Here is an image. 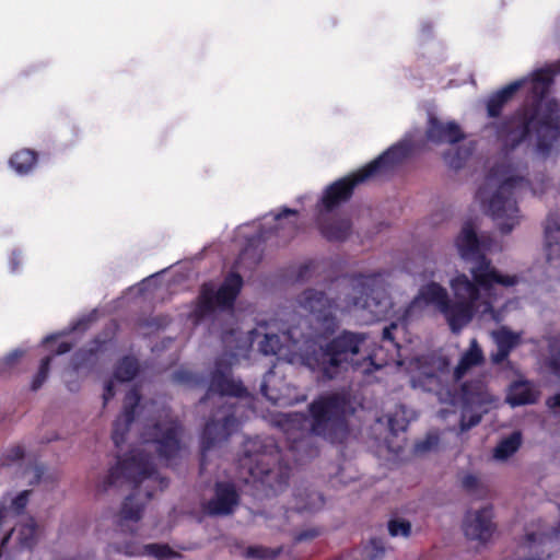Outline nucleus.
Instances as JSON below:
<instances>
[{"instance_id":"obj_50","label":"nucleus","mask_w":560,"mask_h":560,"mask_svg":"<svg viewBox=\"0 0 560 560\" xmlns=\"http://www.w3.org/2000/svg\"><path fill=\"white\" fill-rule=\"evenodd\" d=\"M13 452H14V458H20L23 456V451L20 447H16Z\"/></svg>"},{"instance_id":"obj_11","label":"nucleus","mask_w":560,"mask_h":560,"mask_svg":"<svg viewBox=\"0 0 560 560\" xmlns=\"http://www.w3.org/2000/svg\"><path fill=\"white\" fill-rule=\"evenodd\" d=\"M300 306L313 315L315 322L324 329L334 325L332 304L319 292L306 291L299 299Z\"/></svg>"},{"instance_id":"obj_2","label":"nucleus","mask_w":560,"mask_h":560,"mask_svg":"<svg viewBox=\"0 0 560 560\" xmlns=\"http://www.w3.org/2000/svg\"><path fill=\"white\" fill-rule=\"evenodd\" d=\"M300 328L292 327L280 337L270 327L259 342L264 354H275L291 364L306 365L317 371L324 378H334L349 368L371 373L387 364V352L378 347L375 339L365 334L343 332L336 337L325 349L315 353L318 341L300 338Z\"/></svg>"},{"instance_id":"obj_13","label":"nucleus","mask_w":560,"mask_h":560,"mask_svg":"<svg viewBox=\"0 0 560 560\" xmlns=\"http://www.w3.org/2000/svg\"><path fill=\"white\" fill-rule=\"evenodd\" d=\"M491 520L492 511L490 508L468 513L464 523L465 536L478 542L488 541L494 530Z\"/></svg>"},{"instance_id":"obj_29","label":"nucleus","mask_w":560,"mask_h":560,"mask_svg":"<svg viewBox=\"0 0 560 560\" xmlns=\"http://www.w3.org/2000/svg\"><path fill=\"white\" fill-rule=\"evenodd\" d=\"M350 231V223L347 220H340L334 225L323 226L322 232L328 240H343Z\"/></svg>"},{"instance_id":"obj_21","label":"nucleus","mask_w":560,"mask_h":560,"mask_svg":"<svg viewBox=\"0 0 560 560\" xmlns=\"http://www.w3.org/2000/svg\"><path fill=\"white\" fill-rule=\"evenodd\" d=\"M492 338L498 346V352L493 354L494 362L504 360L512 348L517 346L521 340L518 334L512 332L505 327H501L492 332Z\"/></svg>"},{"instance_id":"obj_27","label":"nucleus","mask_w":560,"mask_h":560,"mask_svg":"<svg viewBox=\"0 0 560 560\" xmlns=\"http://www.w3.org/2000/svg\"><path fill=\"white\" fill-rule=\"evenodd\" d=\"M35 164V154L30 150L16 152L10 160V165L18 174L27 173Z\"/></svg>"},{"instance_id":"obj_43","label":"nucleus","mask_w":560,"mask_h":560,"mask_svg":"<svg viewBox=\"0 0 560 560\" xmlns=\"http://www.w3.org/2000/svg\"><path fill=\"white\" fill-rule=\"evenodd\" d=\"M235 419L233 417H226L224 419V422L220 425L221 429L224 431V433L220 434L221 438H224L226 435L225 431L230 425H234Z\"/></svg>"},{"instance_id":"obj_44","label":"nucleus","mask_w":560,"mask_h":560,"mask_svg":"<svg viewBox=\"0 0 560 560\" xmlns=\"http://www.w3.org/2000/svg\"><path fill=\"white\" fill-rule=\"evenodd\" d=\"M70 350V345L67 341H60L57 346V354H62Z\"/></svg>"},{"instance_id":"obj_26","label":"nucleus","mask_w":560,"mask_h":560,"mask_svg":"<svg viewBox=\"0 0 560 560\" xmlns=\"http://www.w3.org/2000/svg\"><path fill=\"white\" fill-rule=\"evenodd\" d=\"M296 211L284 209L280 213L266 217L265 224L270 225L272 222H275L277 230H284L288 228L291 231L293 230V226L296 222Z\"/></svg>"},{"instance_id":"obj_5","label":"nucleus","mask_w":560,"mask_h":560,"mask_svg":"<svg viewBox=\"0 0 560 560\" xmlns=\"http://www.w3.org/2000/svg\"><path fill=\"white\" fill-rule=\"evenodd\" d=\"M347 413V402L345 396L332 395L322 397L311 406V419L305 420L302 416L294 415L290 418L288 431L295 424L307 423L310 430L317 434L329 438L335 441L337 430L342 429V419Z\"/></svg>"},{"instance_id":"obj_18","label":"nucleus","mask_w":560,"mask_h":560,"mask_svg":"<svg viewBox=\"0 0 560 560\" xmlns=\"http://www.w3.org/2000/svg\"><path fill=\"white\" fill-rule=\"evenodd\" d=\"M237 502L238 497L234 487L229 483H219L214 498L207 504V510L210 514H229Z\"/></svg>"},{"instance_id":"obj_20","label":"nucleus","mask_w":560,"mask_h":560,"mask_svg":"<svg viewBox=\"0 0 560 560\" xmlns=\"http://www.w3.org/2000/svg\"><path fill=\"white\" fill-rule=\"evenodd\" d=\"M545 247L549 261L560 258V220L551 217L545 228Z\"/></svg>"},{"instance_id":"obj_3","label":"nucleus","mask_w":560,"mask_h":560,"mask_svg":"<svg viewBox=\"0 0 560 560\" xmlns=\"http://www.w3.org/2000/svg\"><path fill=\"white\" fill-rule=\"evenodd\" d=\"M523 184L524 178L517 167L502 164L492 170L486 186L478 192V199L502 233H510L520 224L521 215L512 195Z\"/></svg>"},{"instance_id":"obj_41","label":"nucleus","mask_w":560,"mask_h":560,"mask_svg":"<svg viewBox=\"0 0 560 560\" xmlns=\"http://www.w3.org/2000/svg\"><path fill=\"white\" fill-rule=\"evenodd\" d=\"M462 483L465 488L472 490L478 487L479 479L474 475H465L462 479Z\"/></svg>"},{"instance_id":"obj_36","label":"nucleus","mask_w":560,"mask_h":560,"mask_svg":"<svg viewBox=\"0 0 560 560\" xmlns=\"http://www.w3.org/2000/svg\"><path fill=\"white\" fill-rule=\"evenodd\" d=\"M385 552V548L380 540H372L365 548V557L369 560H380Z\"/></svg>"},{"instance_id":"obj_39","label":"nucleus","mask_w":560,"mask_h":560,"mask_svg":"<svg viewBox=\"0 0 560 560\" xmlns=\"http://www.w3.org/2000/svg\"><path fill=\"white\" fill-rule=\"evenodd\" d=\"M438 442H439V436L436 434H429L423 442H421L417 445V451L418 452L431 451L438 445Z\"/></svg>"},{"instance_id":"obj_4","label":"nucleus","mask_w":560,"mask_h":560,"mask_svg":"<svg viewBox=\"0 0 560 560\" xmlns=\"http://www.w3.org/2000/svg\"><path fill=\"white\" fill-rule=\"evenodd\" d=\"M411 151V140L406 138L398 144L392 147L375 161L371 162L352 175L336 182L325 191L322 199L323 207L326 210H330L339 202L347 200L351 195L352 188L357 184L384 173L402 161Z\"/></svg>"},{"instance_id":"obj_9","label":"nucleus","mask_w":560,"mask_h":560,"mask_svg":"<svg viewBox=\"0 0 560 560\" xmlns=\"http://www.w3.org/2000/svg\"><path fill=\"white\" fill-rule=\"evenodd\" d=\"M241 287L242 279L235 273L230 275L217 292L210 287H205L201 294L202 312L212 311L217 306L225 307L232 305Z\"/></svg>"},{"instance_id":"obj_49","label":"nucleus","mask_w":560,"mask_h":560,"mask_svg":"<svg viewBox=\"0 0 560 560\" xmlns=\"http://www.w3.org/2000/svg\"><path fill=\"white\" fill-rule=\"evenodd\" d=\"M248 470H249V474H250L253 477H255V478H256V477H259V475H260V471H259L257 468H255V469H254L253 467H249V468H248Z\"/></svg>"},{"instance_id":"obj_17","label":"nucleus","mask_w":560,"mask_h":560,"mask_svg":"<svg viewBox=\"0 0 560 560\" xmlns=\"http://www.w3.org/2000/svg\"><path fill=\"white\" fill-rule=\"evenodd\" d=\"M455 246L459 256L466 260H472L479 257L480 254L487 249V246L483 242L479 241L475 229L470 224L463 226L455 238Z\"/></svg>"},{"instance_id":"obj_19","label":"nucleus","mask_w":560,"mask_h":560,"mask_svg":"<svg viewBox=\"0 0 560 560\" xmlns=\"http://www.w3.org/2000/svg\"><path fill=\"white\" fill-rule=\"evenodd\" d=\"M28 498L30 491L24 490L16 494L8 493L0 500V528L24 510Z\"/></svg>"},{"instance_id":"obj_22","label":"nucleus","mask_w":560,"mask_h":560,"mask_svg":"<svg viewBox=\"0 0 560 560\" xmlns=\"http://www.w3.org/2000/svg\"><path fill=\"white\" fill-rule=\"evenodd\" d=\"M538 397L535 387L527 382H515L509 390L506 401L511 406H521L534 402Z\"/></svg>"},{"instance_id":"obj_40","label":"nucleus","mask_w":560,"mask_h":560,"mask_svg":"<svg viewBox=\"0 0 560 560\" xmlns=\"http://www.w3.org/2000/svg\"><path fill=\"white\" fill-rule=\"evenodd\" d=\"M270 382V376H268V378H266V381L264 382L262 386H261V390L264 393V395L272 400L275 404H279V402H284V398L279 396V395H273L272 393H269L268 392V383Z\"/></svg>"},{"instance_id":"obj_12","label":"nucleus","mask_w":560,"mask_h":560,"mask_svg":"<svg viewBox=\"0 0 560 560\" xmlns=\"http://www.w3.org/2000/svg\"><path fill=\"white\" fill-rule=\"evenodd\" d=\"M468 410L463 413L462 430H467L480 421V413L497 407L498 399L487 389L478 387L476 393H466Z\"/></svg>"},{"instance_id":"obj_47","label":"nucleus","mask_w":560,"mask_h":560,"mask_svg":"<svg viewBox=\"0 0 560 560\" xmlns=\"http://www.w3.org/2000/svg\"><path fill=\"white\" fill-rule=\"evenodd\" d=\"M113 383H110L104 393V400L107 401L114 394H113Z\"/></svg>"},{"instance_id":"obj_46","label":"nucleus","mask_w":560,"mask_h":560,"mask_svg":"<svg viewBox=\"0 0 560 560\" xmlns=\"http://www.w3.org/2000/svg\"><path fill=\"white\" fill-rule=\"evenodd\" d=\"M393 328H396V324H393L390 327L384 329V331H383L384 340L392 341L390 330Z\"/></svg>"},{"instance_id":"obj_15","label":"nucleus","mask_w":560,"mask_h":560,"mask_svg":"<svg viewBox=\"0 0 560 560\" xmlns=\"http://www.w3.org/2000/svg\"><path fill=\"white\" fill-rule=\"evenodd\" d=\"M10 524L0 528V547H3L11 538L21 548L31 547L36 541L39 532L32 517H24L12 528Z\"/></svg>"},{"instance_id":"obj_31","label":"nucleus","mask_w":560,"mask_h":560,"mask_svg":"<svg viewBox=\"0 0 560 560\" xmlns=\"http://www.w3.org/2000/svg\"><path fill=\"white\" fill-rule=\"evenodd\" d=\"M137 370V362L133 359L126 358L118 365L115 373V378L122 382L129 381L136 375Z\"/></svg>"},{"instance_id":"obj_25","label":"nucleus","mask_w":560,"mask_h":560,"mask_svg":"<svg viewBox=\"0 0 560 560\" xmlns=\"http://www.w3.org/2000/svg\"><path fill=\"white\" fill-rule=\"evenodd\" d=\"M212 390L220 392L222 395L241 396L245 389L240 382L230 378L222 373L220 377H215L212 383Z\"/></svg>"},{"instance_id":"obj_23","label":"nucleus","mask_w":560,"mask_h":560,"mask_svg":"<svg viewBox=\"0 0 560 560\" xmlns=\"http://www.w3.org/2000/svg\"><path fill=\"white\" fill-rule=\"evenodd\" d=\"M482 361V352L475 339L470 342V348L466 351L458 365L455 369V378H462L470 368L478 365Z\"/></svg>"},{"instance_id":"obj_32","label":"nucleus","mask_w":560,"mask_h":560,"mask_svg":"<svg viewBox=\"0 0 560 560\" xmlns=\"http://www.w3.org/2000/svg\"><path fill=\"white\" fill-rule=\"evenodd\" d=\"M277 555V550L261 546H252L244 551V556L248 559H273Z\"/></svg>"},{"instance_id":"obj_33","label":"nucleus","mask_w":560,"mask_h":560,"mask_svg":"<svg viewBox=\"0 0 560 560\" xmlns=\"http://www.w3.org/2000/svg\"><path fill=\"white\" fill-rule=\"evenodd\" d=\"M22 357L23 352L21 350H14L0 360V376L9 373Z\"/></svg>"},{"instance_id":"obj_37","label":"nucleus","mask_w":560,"mask_h":560,"mask_svg":"<svg viewBox=\"0 0 560 560\" xmlns=\"http://www.w3.org/2000/svg\"><path fill=\"white\" fill-rule=\"evenodd\" d=\"M49 362H50L49 357L42 361L39 372L33 382L34 389L38 388L43 384V382L46 380L47 374H48V369H49Z\"/></svg>"},{"instance_id":"obj_6","label":"nucleus","mask_w":560,"mask_h":560,"mask_svg":"<svg viewBox=\"0 0 560 560\" xmlns=\"http://www.w3.org/2000/svg\"><path fill=\"white\" fill-rule=\"evenodd\" d=\"M345 308L349 312H368L371 316L365 320L387 318L390 315L392 302L383 285H361L354 288L351 302Z\"/></svg>"},{"instance_id":"obj_1","label":"nucleus","mask_w":560,"mask_h":560,"mask_svg":"<svg viewBox=\"0 0 560 560\" xmlns=\"http://www.w3.org/2000/svg\"><path fill=\"white\" fill-rule=\"evenodd\" d=\"M412 272L427 282L420 287L418 294L405 311L404 319L420 314L428 306H434L453 331L460 330L475 316L493 317L494 303L503 295L504 289L520 282L516 275L498 270L482 257L469 269L470 277L464 272H456L448 279L453 296V300H450L447 290L439 282L442 275L434 259H419Z\"/></svg>"},{"instance_id":"obj_38","label":"nucleus","mask_w":560,"mask_h":560,"mask_svg":"<svg viewBox=\"0 0 560 560\" xmlns=\"http://www.w3.org/2000/svg\"><path fill=\"white\" fill-rule=\"evenodd\" d=\"M132 504V499H128L124 504L121 515L125 521H137L140 517V508L137 506L136 510H131L130 505Z\"/></svg>"},{"instance_id":"obj_7","label":"nucleus","mask_w":560,"mask_h":560,"mask_svg":"<svg viewBox=\"0 0 560 560\" xmlns=\"http://www.w3.org/2000/svg\"><path fill=\"white\" fill-rule=\"evenodd\" d=\"M551 81V74L549 70H539L535 72L530 80L523 79L514 83L509 84L488 101V113L490 116H497L500 113L501 107L512 97V95L523 85L530 83L532 92L535 96H541Z\"/></svg>"},{"instance_id":"obj_30","label":"nucleus","mask_w":560,"mask_h":560,"mask_svg":"<svg viewBox=\"0 0 560 560\" xmlns=\"http://www.w3.org/2000/svg\"><path fill=\"white\" fill-rule=\"evenodd\" d=\"M118 470H127L129 475H149V463L148 460H144L143 458L137 459L136 457L132 458L131 463L124 464L121 467L115 468L110 475L109 478L112 479Z\"/></svg>"},{"instance_id":"obj_35","label":"nucleus","mask_w":560,"mask_h":560,"mask_svg":"<svg viewBox=\"0 0 560 560\" xmlns=\"http://www.w3.org/2000/svg\"><path fill=\"white\" fill-rule=\"evenodd\" d=\"M145 552L158 559H167L175 555L167 546L164 545H148L145 546Z\"/></svg>"},{"instance_id":"obj_14","label":"nucleus","mask_w":560,"mask_h":560,"mask_svg":"<svg viewBox=\"0 0 560 560\" xmlns=\"http://www.w3.org/2000/svg\"><path fill=\"white\" fill-rule=\"evenodd\" d=\"M442 365H444V363L441 359H418L410 362L409 372L411 374L412 386L425 390H433L438 386L440 378L434 371Z\"/></svg>"},{"instance_id":"obj_34","label":"nucleus","mask_w":560,"mask_h":560,"mask_svg":"<svg viewBox=\"0 0 560 560\" xmlns=\"http://www.w3.org/2000/svg\"><path fill=\"white\" fill-rule=\"evenodd\" d=\"M410 524L406 521H392L388 524L389 534L394 537H407L410 533Z\"/></svg>"},{"instance_id":"obj_8","label":"nucleus","mask_w":560,"mask_h":560,"mask_svg":"<svg viewBox=\"0 0 560 560\" xmlns=\"http://www.w3.org/2000/svg\"><path fill=\"white\" fill-rule=\"evenodd\" d=\"M546 106L550 112L548 115L541 114L542 103L540 102L536 114L530 116L528 119L525 118L522 130L517 131V137H523L525 133H529L535 130L539 137L538 151L541 154H547L549 152L550 144L546 142L547 139H556L559 133L557 127L553 125L552 117L556 105L548 103ZM516 136L512 132V139L514 140Z\"/></svg>"},{"instance_id":"obj_28","label":"nucleus","mask_w":560,"mask_h":560,"mask_svg":"<svg viewBox=\"0 0 560 560\" xmlns=\"http://www.w3.org/2000/svg\"><path fill=\"white\" fill-rule=\"evenodd\" d=\"M139 400V397H138V394L136 392H131L127 397H126V411L125 413L117 419L116 423H115V439H117V435L122 433L125 428H127V425L131 422V413L132 411L128 410V407L129 406H133L138 402Z\"/></svg>"},{"instance_id":"obj_51","label":"nucleus","mask_w":560,"mask_h":560,"mask_svg":"<svg viewBox=\"0 0 560 560\" xmlns=\"http://www.w3.org/2000/svg\"><path fill=\"white\" fill-rule=\"evenodd\" d=\"M56 341V337H48L46 340H45V343H51V342H55Z\"/></svg>"},{"instance_id":"obj_24","label":"nucleus","mask_w":560,"mask_h":560,"mask_svg":"<svg viewBox=\"0 0 560 560\" xmlns=\"http://www.w3.org/2000/svg\"><path fill=\"white\" fill-rule=\"evenodd\" d=\"M522 435L520 432H513L503 439L493 450V458L498 462H505L513 456L520 448Z\"/></svg>"},{"instance_id":"obj_45","label":"nucleus","mask_w":560,"mask_h":560,"mask_svg":"<svg viewBox=\"0 0 560 560\" xmlns=\"http://www.w3.org/2000/svg\"><path fill=\"white\" fill-rule=\"evenodd\" d=\"M444 159H445L446 163H447L448 165H451L452 167H459V166H460V161H459V160H457V159H456V158H454V156L445 155V156H444Z\"/></svg>"},{"instance_id":"obj_48","label":"nucleus","mask_w":560,"mask_h":560,"mask_svg":"<svg viewBox=\"0 0 560 560\" xmlns=\"http://www.w3.org/2000/svg\"><path fill=\"white\" fill-rule=\"evenodd\" d=\"M218 424L217 423H210L206 427V434H211L213 431L217 430Z\"/></svg>"},{"instance_id":"obj_16","label":"nucleus","mask_w":560,"mask_h":560,"mask_svg":"<svg viewBox=\"0 0 560 560\" xmlns=\"http://www.w3.org/2000/svg\"><path fill=\"white\" fill-rule=\"evenodd\" d=\"M427 140L435 144L456 143L464 138V133L453 120L442 121L436 117L430 116L427 128Z\"/></svg>"},{"instance_id":"obj_10","label":"nucleus","mask_w":560,"mask_h":560,"mask_svg":"<svg viewBox=\"0 0 560 560\" xmlns=\"http://www.w3.org/2000/svg\"><path fill=\"white\" fill-rule=\"evenodd\" d=\"M145 442L150 451L158 452L159 456L166 460L175 457L180 452L177 425L174 422H167L155 428L152 433V439Z\"/></svg>"},{"instance_id":"obj_42","label":"nucleus","mask_w":560,"mask_h":560,"mask_svg":"<svg viewBox=\"0 0 560 560\" xmlns=\"http://www.w3.org/2000/svg\"><path fill=\"white\" fill-rule=\"evenodd\" d=\"M548 405L556 412H560V394L556 395L551 399H549Z\"/></svg>"}]
</instances>
